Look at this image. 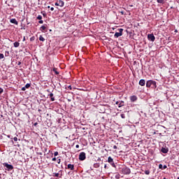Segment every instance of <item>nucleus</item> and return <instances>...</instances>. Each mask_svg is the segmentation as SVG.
Segmentation results:
<instances>
[{
  "label": "nucleus",
  "instance_id": "f257e3e1",
  "mask_svg": "<svg viewBox=\"0 0 179 179\" xmlns=\"http://www.w3.org/2000/svg\"><path fill=\"white\" fill-rule=\"evenodd\" d=\"M156 87V81H153L152 80H148L146 83V87Z\"/></svg>",
  "mask_w": 179,
  "mask_h": 179
},
{
  "label": "nucleus",
  "instance_id": "f03ea898",
  "mask_svg": "<svg viewBox=\"0 0 179 179\" xmlns=\"http://www.w3.org/2000/svg\"><path fill=\"white\" fill-rule=\"evenodd\" d=\"M4 167H6V170H8V171L10 170H13V166L11 164H8V163L3 164Z\"/></svg>",
  "mask_w": 179,
  "mask_h": 179
},
{
  "label": "nucleus",
  "instance_id": "7ed1b4c3",
  "mask_svg": "<svg viewBox=\"0 0 179 179\" xmlns=\"http://www.w3.org/2000/svg\"><path fill=\"white\" fill-rule=\"evenodd\" d=\"M119 31L120 32H116L114 35L116 38H118V37H121V36H122V31H124V29H120Z\"/></svg>",
  "mask_w": 179,
  "mask_h": 179
},
{
  "label": "nucleus",
  "instance_id": "20e7f679",
  "mask_svg": "<svg viewBox=\"0 0 179 179\" xmlns=\"http://www.w3.org/2000/svg\"><path fill=\"white\" fill-rule=\"evenodd\" d=\"M86 159V153L80 152L79 155V160L83 161Z\"/></svg>",
  "mask_w": 179,
  "mask_h": 179
},
{
  "label": "nucleus",
  "instance_id": "39448f33",
  "mask_svg": "<svg viewBox=\"0 0 179 179\" xmlns=\"http://www.w3.org/2000/svg\"><path fill=\"white\" fill-rule=\"evenodd\" d=\"M55 6H60V8H62V6H64V1L60 0V1H58L57 2H56L55 3Z\"/></svg>",
  "mask_w": 179,
  "mask_h": 179
},
{
  "label": "nucleus",
  "instance_id": "423d86ee",
  "mask_svg": "<svg viewBox=\"0 0 179 179\" xmlns=\"http://www.w3.org/2000/svg\"><path fill=\"white\" fill-rule=\"evenodd\" d=\"M108 162L113 166V167H115V164L114 163V159L111 158V157H108Z\"/></svg>",
  "mask_w": 179,
  "mask_h": 179
},
{
  "label": "nucleus",
  "instance_id": "0eeeda50",
  "mask_svg": "<svg viewBox=\"0 0 179 179\" xmlns=\"http://www.w3.org/2000/svg\"><path fill=\"white\" fill-rule=\"evenodd\" d=\"M148 40H150V41H155V35L153 34H148Z\"/></svg>",
  "mask_w": 179,
  "mask_h": 179
},
{
  "label": "nucleus",
  "instance_id": "6e6552de",
  "mask_svg": "<svg viewBox=\"0 0 179 179\" xmlns=\"http://www.w3.org/2000/svg\"><path fill=\"white\" fill-rule=\"evenodd\" d=\"M145 84H146V81H145L144 79L140 80L139 81L140 86H145Z\"/></svg>",
  "mask_w": 179,
  "mask_h": 179
},
{
  "label": "nucleus",
  "instance_id": "1a4fd4ad",
  "mask_svg": "<svg viewBox=\"0 0 179 179\" xmlns=\"http://www.w3.org/2000/svg\"><path fill=\"white\" fill-rule=\"evenodd\" d=\"M131 101H136L138 100V97L134 95L130 97Z\"/></svg>",
  "mask_w": 179,
  "mask_h": 179
},
{
  "label": "nucleus",
  "instance_id": "9d476101",
  "mask_svg": "<svg viewBox=\"0 0 179 179\" xmlns=\"http://www.w3.org/2000/svg\"><path fill=\"white\" fill-rule=\"evenodd\" d=\"M67 169H69L70 170H74L75 166H73V164H69L67 165Z\"/></svg>",
  "mask_w": 179,
  "mask_h": 179
},
{
  "label": "nucleus",
  "instance_id": "9b49d317",
  "mask_svg": "<svg viewBox=\"0 0 179 179\" xmlns=\"http://www.w3.org/2000/svg\"><path fill=\"white\" fill-rule=\"evenodd\" d=\"M48 96L49 97H50L51 101H55V98H54V94L50 93Z\"/></svg>",
  "mask_w": 179,
  "mask_h": 179
},
{
  "label": "nucleus",
  "instance_id": "f8f14e48",
  "mask_svg": "<svg viewBox=\"0 0 179 179\" xmlns=\"http://www.w3.org/2000/svg\"><path fill=\"white\" fill-rule=\"evenodd\" d=\"M10 23H13L14 24H18V22L16 20V19L13 18V19H11L10 20Z\"/></svg>",
  "mask_w": 179,
  "mask_h": 179
},
{
  "label": "nucleus",
  "instance_id": "ddd939ff",
  "mask_svg": "<svg viewBox=\"0 0 179 179\" xmlns=\"http://www.w3.org/2000/svg\"><path fill=\"white\" fill-rule=\"evenodd\" d=\"M45 29H47V24H44L42 27H41V31H44V30H45Z\"/></svg>",
  "mask_w": 179,
  "mask_h": 179
},
{
  "label": "nucleus",
  "instance_id": "4468645a",
  "mask_svg": "<svg viewBox=\"0 0 179 179\" xmlns=\"http://www.w3.org/2000/svg\"><path fill=\"white\" fill-rule=\"evenodd\" d=\"M124 172L126 173V174H130L131 173V169L126 168L124 169Z\"/></svg>",
  "mask_w": 179,
  "mask_h": 179
},
{
  "label": "nucleus",
  "instance_id": "2eb2a0df",
  "mask_svg": "<svg viewBox=\"0 0 179 179\" xmlns=\"http://www.w3.org/2000/svg\"><path fill=\"white\" fill-rule=\"evenodd\" d=\"M161 151L162 152V153H167L169 152V150H167L166 148H162Z\"/></svg>",
  "mask_w": 179,
  "mask_h": 179
},
{
  "label": "nucleus",
  "instance_id": "dca6fc26",
  "mask_svg": "<svg viewBox=\"0 0 179 179\" xmlns=\"http://www.w3.org/2000/svg\"><path fill=\"white\" fill-rule=\"evenodd\" d=\"M19 45H20V43L19 42H15L14 43V47L15 48H17V47H19Z\"/></svg>",
  "mask_w": 179,
  "mask_h": 179
},
{
  "label": "nucleus",
  "instance_id": "f3484780",
  "mask_svg": "<svg viewBox=\"0 0 179 179\" xmlns=\"http://www.w3.org/2000/svg\"><path fill=\"white\" fill-rule=\"evenodd\" d=\"M39 40L40 41H45V39L44 38V37H43V36H40Z\"/></svg>",
  "mask_w": 179,
  "mask_h": 179
},
{
  "label": "nucleus",
  "instance_id": "a211bd4d",
  "mask_svg": "<svg viewBox=\"0 0 179 179\" xmlns=\"http://www.w3.org/2000/svg\"><path fill=\"white\" fill-rule=\"evenodd\" d=\"M53 72H55L56 75H59V72L57 71V69H53Z\"/></svg>",
  "mask_w": 179,
  "mask_h": 179
},
{
  "label": "nucleus",
  "instance_id": "6ab92c4d",
  "mask_svg": "<svg viewBox=\"0 0 179 179\" xmlns=\"http://www.w3.org/2000/svg\"><path fill=\"white\" fill-rule=\"evenodd\" d=\"M24 87L25 89H29V87H30V84L29 83L26 84Z\"/></svg>",
  "mask_w": 179,
  "mask_h": 179
},
{
  "label": "nucleus",
  "instance_id": "aec40b11",
  "mask_svg": "<svg viewBox=\"0 0 179 179\" xmlns=\"http://www.w3.org/2000/svg\"><path fill=\"white\" fill-rule=\"evenodd\" d=\"M122 106H124V102H123V101H122V102H120V103H119L118 107H119V108H120V107H122Z\"/></svg>",
  "mask_w": 179,
  "mask_h": 179
},
{
  "label": "nucleus",
  "instance_id": "412c9836",
  "mask_svg": "<svg viewBox=\"0 0 179 179\" xmlns=\"http://www.w3.org/2000/svg\"><path fill=\"white\" fill-rule=\"evenodd\" d=\"M37 19H38V20H41V19H43V16L38 15Z\"/></svg>",
  "mask_w": 179,
  "mask_h": 179
},
{
  "label": "nucleus",
  "instance_id": "4be33fe9",
  "mask_svg": "<svg viewBox=\"0 0 179 179\" xmlns=\"http://www.w3.org/2000/svg\"><path fill=\"white\" fill-rule=\"evenodd\" d=\"M3 58H4L3 54L0 53V59H3Z\"/></svg>",
  "mask_w": 179,
  "mask_h": 179
},
{
  "label": "nucleus",
  "instance_id": "5701e85b",
  "mask_svg": "<svg viewBox=\"0 0 179 179\" xmlns=\"http://www.w3.org/2000/svg\"><path fill=\"white\" fill-rule=\"evenodd\" d=\"M145 174H146L147 176H149V174H150V171H145Z\"/></svg>",
  "mask_w": 179,
  "mask_h": 179
},
{
  "label": "nucleus",
  "instance_id": "b1692460",
  "mask_svg": "<svg viewBox=\"0 0 179 179\" xmlns=\"http://www.w3.org/2000/svg\"><path fill=\"white\" fill-rule=\"evenodd\" d=\"M158 3H163V0H157Z\"/></svg>",
  "mask_w": 179,
  "mask_h": 179
},
{
  "label": "nucleus",
  "instance_id": "393cba45",
  "mask_svg": "<svg viewBox=\"0 0 179 179\" xmlns=\"http://www.w3.org/2000/svg\"><path fill=\"white\" fill-rule=\"evenodd\" d=\"M38 23H40V24H43V23H44V21L41 20L40 21H38Z\"/></svg>",
  "mask_w": 179,
  "mask_h": 179
},
{
  "label": "nucleus",
  "instance_id": "a878e982",
  "mask_svg": "<svg viewBox=\"0 0 179 179\" xmlns=\"http://www.w3.org/2000/svg\"><path fill=\"white\" fill-rule=\"evenodd\" d=\"M121 117L123 118V119L125 118V114H123V113L121 114Z\"/></svg>",
  "mask_w": 179,
  "mask_h": 179
},
{
  "label": "nucleus",
  "instance_id": "bb28decb",
  "mask_svg": "<svg viewBox=\"0 0 179 179\" xmlns=\"http://www.w3.org/2000/svg\"><path fill=\"white\" fill-rule=\"evenodd\" d=\"M159 169H163V165H162V164H160L159 165Z\"/></svg>",
  "mask_w": 179,
  "mask_h": 179
},
{
  "label": "nucleus",
  "instance_id": "cd10ccee",
  "mask_svg": "<svg viewBox=\"0 0 179 179\" xmlns=\"http://www.w3.org/2000/svg\"><path fill=\"white\" fill-rule=\"evenodd\" d=\"M3 92V90L2 88H0V94Z\"/></svg>",
  "mask_w": 179,
  "mask_h": 179
},
{
  "label": "nucleus",
  "instance_id": "c85d7f7f",
  "mask_svg": "<svg viewBox=\"0 0 179 179\" xmlns=\"http://www.w3.org/2000/svg\"><path fill=\"white\" fill-rule=\"evenodd\" d=\"M14 141H15V142H17V137H14Z\"/></svg>",
  "mask_w": 179,
  "mask_h": 179
},
{
  "label": "nucleus",
  "instance_id": "c756f323",
  "mask_svg": "<svg viewBox=\"0 0 179 179\" xmlns=\"http://www.w3.org/2000/svg\"><path fill=\"white\" fill-rule=\"evenodd\" d=\"M55 176H56V177H59V173H55Z\"/></svg>",
  "mask_w": 179,
  "mask_h": 179
},
{
  "label": "nucleus",
  "instance_id": "7c9ffc66",
  "mask_svg": "<svg viewBox=\"0 0 179 179\" xmlns=\"http://www.w3.org/2000/svg\"><path fill=\"white\" fill-rule=\"evenodd\" d=\"M22 90L23 92H24V90H26V87H23L22 88Z\"/></svg>",
  "mask_w": 179,
  "mask_h": 179
},
{
  "label": "nucleus",
  "instance_id": "2f4dec72",
  "mask_svg": "<svg viewBox=\"0 0 179 179\" xmlns=\"http://www.w3.org/2000/svg\"><path fill=\"white\" fill-rule=\"evenodd\" d=\"M167 169V166L164 165V166H163V169L164 170V169Z\"/></svg>",
  "mask_w": 179,
  "mask_h": 179
},
{
  "label": "nucleus",
  "instance_id": "473e14b6",
  "mask_svg": "<svg viewBox=\"0 0 179 179\" xmlns=\"http://www.w3.org/2000/svg\"><path fill=\"white\" fill-rule=\"evenodd\" d=\"M54 155H55V156H57L58 155V152H57V151L55 152Z\"/></svg>",
  "mask_w": 179,
  "mask_h": 179
},
{
  "label": "nucleus",
  "instance_id": "72a5a7b5",
  "mask_svg": "<svg viewBox=\"0 0 179 179\" xmlns=\"http://www.w3.org/2000/svg\"><path fill=\"white\" fill-rule=\"evenodd\" d=\"M76 149H79V145H76Z\"/></svg>",
  "mask_w": 179,
  "mask_h": 179
},
{
  "label": "nucleus",
  "instance_id": "f704fd0d",
  "mask_svg": "<svg viewBox=\"0 0 179 179\" xmlns=\"http://www.w3.org/2000/svg\"><path fill=\"white\" fill-rule=\"evenodd\" d=\"M55 160H57V158H55V157L52 158L53 162H55Z\"/></svg>",
  "mask_w": 179,
  "mask_h": 179
},
{
  "label": "nucleus",
  "instance_id": "c9c22d12",
  "mask_svg": "<svg viewBox=\"0 0 179 179\" xmlns=\"http://www.w3.org/2000/svg\"><path fill=\"white\" fill-rule=\"evenodd\" d=\"M50 10H54V7H51Z\"/></svg>",
  "mask_w": 179,
  "mask_h": 179
},
{
  "label": "nucleus",
  "instance_id": "e433bc0d",
  "mask_svg": "<svg viewBox=\"0 0 179 179\" xmlns=\"http://www.w3.org/2000/svg\"><path fill=\"white\" fill-rule=\"evenodd\" d=\"M113 149H117V145H114Z\"/></svg>",
  "mask_w": 179,
  "mask_h": 179
},
{
  "label": "nucleus",
  "instance_id": "4c0bfd02",
  "mask_svg": "<svg viewBox=\"0 0 179 179\" xmlns=\"http://www.w3.org/2000/svg\"><path fill=\"white\" fill-rule=\"evenodd\" d=\"M21 64H22V62H18L17 65H20Z\"/></svg>",
  "mask_w": 179,
  "mask_h": 179
},
{
  "label": "nucleus",
  "instance_id": "58836bf2",
  "mask_svg": "<svg viewBox=\"0 0 179 179\" xmlns=\"http://www.w3.org/2000/svg\"><path fill=\"white\" fill-rule=\"evenodd\" d=\"M104 169H107V164L104 165Z\"/></svg>",
  "mask_w": 179,
  "mask_h": 179
},
{
  "label": "nucleus",
  "instance_id": "ea45409f",
  "mask_svg": "<svg viewBox=\"0 0 179 179\" xmlns=\"http://www.w3.org/2000/svg\"><path fill=\"white\" fill-rule=\"evenodd\" d=\"M119 103H120V102H118V101H116V104H119Z\"/></svg>",
  "mask_w": 179,
  "mask_h": 179
},
{
  "label": "nucleus",
  "instance_id": "a19ab883",
  "mask_svg": "<svg viewBox=\"0 0 179 179\" xmlns=\"http://www.w3.org/2000/svg\"><path fill=\"white\" fill-rule=\"evenodd\" d=\"M38 111H39V112L41 111V109H38Z\"/></svg>",
  "mask_w": 179,
  "mask_h": 179
},
{
  "label": "nucleus",
  "instance_id": "79ce46f5",
  "mask_svg": "<svg viewBox=\"0 0 179 179\" xmlns=\"http://www.w3.org/2000/svg\"><path fill=\"white\" fill-rule=\"evenodd\" d=\"M36 125H37V122L34 124V126L36 127Z\"/></svg>",
  "mask_w": 179,
  "mask_h": 179
},
{
  "label": "nucleus",
  "instance_id": "37998d69",
  "mask_svg": "<svg viewBox=\"0 0 179 179\" xmlns=\"http://www.w3.org/2000/svg\"><path fill=\"white\" fill-rule=\"evenodd\" d=\"M8 138H10V136L8 135Z\"/></svg>",
  "mask_w": 179,
  "mask_h": 179
},
{
  "label": "nucleus",
  "instance_id": "c03bdc74",
  "mask_svg": "<svg viewBox=\"0 0 179 179\" xmlns=\"http://www.w3.org/2000/svg\"><path fill=\"white\" fill-rule=\"evenodd\" d=\"M7 54H9V52H7Z\"/></svg>",
  "mask_w": 179,
  "mask_h": 179
},
{
  "label": "nucleus",
  "instance_id": "a18cd8bd",
  "mask_svg": "<svg viewBox=\"0 0 179 179\" xmlns=\"http://www.w3.org/2000/svg\"><path fill=\"white\" fill-rule=\"evenodd\" d=\"M178 179H179V177L178 178Z\"/></svg>",
  "mask_w": 179,
  "mask_h": 179
},
{
  "label": "nucleus",
  "instance_id": "49530a36",
  "mask_svg": "<svg viewBox=\"0 0 179 179\" xmlns=\"http://www.w3.org/2000/svg\"><path fill=\"white\" fill-rule=\"evenodd\" d=\"M58 163H59V162Z\"/></svg>",
  "mask_w": 179,
  "mask_h": 179
},
{
  "label": "nucleus",
  "instance_id": "de8ad7c7",
  "mask_svg": "<svg viewBox=\"0 0 179 179\" xmlns=\"http://www.w3.org/2000/svg\"><path fill=\"white\" fill-rule=\"evenodd\" d=\"M58 163H59V162Z\"/></svg>",
  "mask_w": 179,
  "mask_h": 179
}]
</instances>
